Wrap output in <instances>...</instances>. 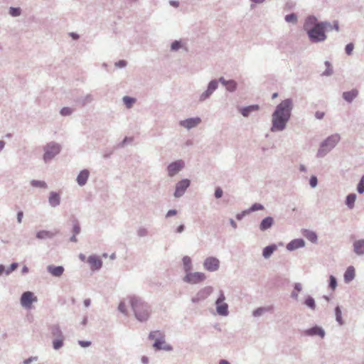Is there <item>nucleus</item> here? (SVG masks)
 I'll use <instances>...</instances> for the list:
<instances>
[{
    "label": "nucleus",
    "mask_w": 364,
    "mask_h": 364,
    "mask_svg": "<svg viewBox=\"0 0 364 364\" xmlns=\"http://www.w3.org/2000/svg\"><path fill=\"white\" fill-rule=\"evenodd\" d=\"M203 267L209 272H215L220 267V261L215 257H208L204 260Z\"/></svg>",
    "instance_id": "nucleus-14"
},
{
    "label": "nucleus",
    "mask_w": 364,
    "mask_h": 364,
    "mask_svg": "<svg viewBox=\"0 0 364 364\" xmlns=\"http://www.w3.org/2000/svg\"><path fill=\"white\" fill-rule=\"evenodd\" d=\"M354 45L353 43H348L345 47V52L348 55H350L353 53Z\"/></svg>",
    "instance_id": "nucleus-52"
},
{
    "label": "nucleus",
    "mask_w": 364,
    "mask_h": 364,
    "mask_svg": "<svg viewBox=\"0 0 364 364\" xmlns=\"http://www.w3.org/2000/svg\"><path fill=\"white\" fill-rule=\"evenodd\" d=\"M247 210H243L240 213H237L235 216L236 219L238 220H241L247 214H248Z\"/></svg>",
    "instance_id": "nucleus-57"
},
{
    "label": "nucleus",
    "mask_w": 364,
    "mask_h": 364,
    "mask_svg": "<svg viewBox=\"0 0 364 364\" xmlns=\"http://www.w3.org/2000/svg\"><path fill=\"white\" fill-rule=\"evenodd\" d=\"M225 300V296L224 292L220 290L219 296L215 301V306L217 314L222 316H227L229 314L228 304L224 302Z\"/></svg>",
    "instance_id": "nucleus-7"
},
{
    "label": "nucleus",
    "mask_w": 364,
    "mask_h": 364,
    "mask_svg": "<svg viewBox=\"0 0 364 364\" xmlns=\"http://www.w3.org/2000/svg\"><path fill=\"white\" fill-rule=\"evenodd\" d=\"M262 209H264V206L262 204L258 203H255L250 206V208L249 209H247V211L250 213L255 212L257 210H260Z\"/></svg>",
    "instance_id": "nucleus-48"
},
{
    "label": "nucleus",
    "mask_w": 364,
    "mask_h": 364,
    "mask_svg": "<svg viewBox=\"0 0 364 364\" xmlns=\"http://www.w3.org/2000/svg\"><path fill=\"white\" fill-rule=\"evenodd\" d=\"M93 97L92 95L87 94L84 97H81L77 99L76 102L80 105L81 106H85L86 105L91 103Z\"/></svg>",
    "instance_id": "nucleus-32"
},
{
    "label": "nucleus",
    "mask_w": 364,
    "mask_h": 364,
    "mask_svg": "<svg viewBox=\"0 0 364 364\" xmlns=\"http://www.w3.org/2000/svg\"><path fill=\"white\" fill-rule=\"evenodd\" d=\"M303 304L311 310H315L316 306L315 299L310 295L305 298Z\"/></svg>",
    "instance_id": "nucleus-35"
},
{
    "label": "nucleus",
    "mask_w": 364,
    "mask_h": 364,
    "mask_svg": "<svg viewBox=\"0 0 364 364\" xmlns=\"http://www.w3.org/2000/svg\"><path fill=\"white\" fill-rule=\"evenodd\" d=\"M78 343L81 347L83 348L89 347L91 345V342L89 341H79Z\"/></svg>",
    "instance_id": "nucleus-60"
},
{
    "label": "nucleus",
    "mask_w": 364,
    "mask_h": 364,
    "mask_svg": "<svg viewBox=\"0 0 364 364\" xmlns=\"http://www.w3.org/2000/svg\"><path fill=\"white\" fill-rule=\"evenodd\" d=\"M277 246L276 244H271L269 245H267L263 248L262 256L265 259H268L272 256L274 252L277 250Z\"/></svg>",
    "instance_id": "nucleus-27"
},
{
    "label": "nucleus",
    "mask_w": 364,
    "mask_h": 364,
    "mask_svg": "<svg viewBox=\"0 0 364 364\" xmlns=\"http://www.w3.org/2000/svg\"><path fill=\"white\" fill-rule=\"evenodd\" d=\"M153 347L156 350H164L166 351H171L173 350V347L170 344L166 343L164 336H161L160 338H156L155 341L153 344Z\"/></svg>",
    "instance_id": "nucleus-16"
},
{
    "label": "nucleus",
    "mask_w": 364,
    "mask_h": 364,
    "mask_svg": "<svg viewBox=\"0 0 364 364\" xmlns=\"http://www.w3.org/2000/svg\"><path fill=\"white\" fill-rule=\"evenodd\" d=\"M358 90L354 88L350 91L343 92L342 97L345 101L348 103H351L358 96Z\"/></svg>",
    "instance_id": "nucleus-21"
},
{
    "label": "nucleus",
    "mask_w": 364,
    "mask_h": 364,
    "mask_svg": "<svg viewBox=\"0 0 364 364\" xmlns=\"http://www.w3.org/2000/svg\"><path fill=\"white\" fill-rule=\"evenodd\" d=\"M18 266V264L17 262L11 263L8 269H5V274L6 275H9L12 272H14V270L16 269Z\"/></svg>",
    "instance_id": "nucleus-51"
},
{
    "label": "nucleus",
    "mask_w": 364,
    "mask_h": 364,
    "mask_svg": "<svg viewBox=\"0 0 364 364\" xmlns=\"http://www.w3.org/2000/svg\"><path fill=\"white\" fill-rule=\"evenodd\" d=\"M21 14V10L19 7H10L9 8V14L13 17L19 16Z\"/></svg>",
    "instance_id": "nucleus-46"
},
{
    "label": "nucleus",
    "mask_w": 364,
    "mask_h": 364,
    "mask_svg": "<svg viewBox=\"0 0 364 364\" xmlns=\"http://www.w3.org/2000/svg\"><path fill=\"white\" fill-rule=\"evenodd\" d=\"M64 345V337L60 338H55L53 341V348L55 350L60 349Z\"/></svg>",
    "instance_id": "nucleus-40"
},
{
    "label": "nucleus",
    "mask_w": 364,
    "mask_h": 364,
    "mask_svg": "<svg viewBox=\"0 0 364 364\" xmlns=\"http://www.w3.org/2000/svg\"><path fill=\"white\" fill-rule=\"evenodd\" d=\"M90 176V171L88 169H83L78 173L76 181L80 186H83L87 183Z\"/></svg>",
    "instance_id": "nucleus-19"
},
{
    "label": "nucleus",
    "mask_w": 364,
    "mask_h": 364,
    "mask_svg": "<svg viewBox=\"0 0 364 364\" xmlns=\"http://www.w3.org/2000/svg\"><path fill=\"white\" fill-rule=\"evenodd\" d=\"M336 321L340 326H343L345 322L342 318V311L340 306H336L334 309Z\"/></svg>",
    "instance_id": "nucleus-33"
},
{
    "label": "nucleus",
    "mask_w": 364,
    "mask_h": 364,
    "mask_svg": "<svg viewBox=\"0 0 364 364\" xmlns=\"http://www.w3.org/2000/svg\"><path fill=\"white\" fill-rule=\"evenodd\" d=\"M213 291V288L210 286L202 288L192 297L191 301L195 304L199 303L207 299L212 294Z\"/></svg>",
    "instance_id": "nucleus-10"
},
{
    "label": "nucleus",
    "mask_w": 364,
    "mask_h": 364,
    "mask_svg": "<svg viewBox=\"0 0 364 364\" xmlns=\"http://www.w3.org/2000/svg\"><path fill=\"white\" fill-rule=\"evenodd\" d=\"M36 301H37V297L31 291H25L21 296V305L26 309H30L32 304Z\"/></svg>",
    "instance_id": "nucleus-11"
},
{
    "label": "nucleus",
    "mask_w": 364,
    "mask_h": 364,
    "mask_svg": "<svg viewBox=\"0 0 364 364\" xmlns=\"http://www.w3.org/2000/svg\"><path fill=\"white\" fill-rule=\"evenodd\" d=\"M36 360H38L37 356H31V357L24 360L23 363V364H30L31 362L36 361Z\"/></svg>",
    "instance_id": "nucleus-59"
},
{
    "label": "nucleus",
    "mask_w": 364,
    "mask_h": 364,
    "mask_svg": "<svg viewBox=\"0 0 364 364\" xmlns=\"http://www.w3.org/2000/svg\"><path fill=\"white\" fill-rule=\"evenodd\" d=\"M259 109V105H252L242 107L240 109V113L243 117H247L250 114V113L257 111Z\"/></svg>",
    "instance_id": "nucleus-26"
},
{
    "label": "nucleus",
    "mask_w": 364,
    "mask_h": 364,
    "mask_svg": "<svg viewBox=\"0 0 364 364\" xmlns=\"http://www.w3.org/2000/svg\"><path fill=\"white\" fill-rule=\"evenodd\" d=\"M127 299L136 319L141 323L147 321L152 314L151 306L136 295H130Z\"/></svg>",
    "instance_id": "nucleus-3"
},
{
    "label": "nucleus",
    "mask_w": 364,
    "mask_h": 364,
    "mask_svg": "<svg viewBox=\"0 0 364 364\" xmlns=\"http://www.w3.org/2000/svg\"><path fill=\"white\" fill-rule=\"evenodd\" d=\"M319 23H326L327 25H325L324 26V28H323V30H324V32L326 33L327 31H331L333 30V27H332V25L330 22L328 21H318Z\"/></svg>",
    "instance_id": "nucleus-58"
},
{
    "label": "nucleus",
    "mask_w": 364,
    "mask_h": 364,
    "mask_svg": "<svg viewBox=\"0 0 364 364\" xmlns=\"http://www.w3.org/2000/svg\"><path fill=\"white\" fill-rule=\"evenodd\" d=\"M356 198L357 196L355 193H349L346 196L345 203L349 209H353L354 208Z\"/></svg>",
    "instance_id": "nucleus-31"
},
{
    "label": "nucleus",
    "mask_w": 364,
    "mask_h": 364,
    "mask_svg": "<svg viewBox=\"0 0 364 364\" xmlns=\"http://www.w3.org/2000/svg\"><path fill=\"white\" fill-rule=\"evenodd\" d=\"M318 184V178L316 176L313 175L310 177L309 179V185L311 188L316 187Z\"/></svg>",
    "instance_id": "nucleus-53"
},
{
    "label": "nucleus",
    "mask_w": 364,
    "mask_h": 364,
    "mask_svg": "<svg viewBox=\"0 0 364 364\" xmlns=\"http://www.w3.org/2000/svg\"><path fill=\"white\" fill-rule=\"evenodd\" d=\"M191 185V181L188 178L182 179L176 184V188L173 193L175 198H181L183 196L187 188Z\"/></svg>",
    "instance_id": "nucleus-12"
},
{
    "label": "nucleus",
    "mask_w": 364,
    "mask_h": 364,
    "mask_svg": "<svg viewBox=\"0 0 364 364\" xmlns=\"http://www.w3.org/2000/svg\"><path fill=\"white\" fill-rule=\"evenodd\" d=\"M122 101L127 108H131L136 102V99L129 96H124Z\"/></svg>",
    "instance_id": "nucleus-38"
},
{
    "label": "nucleus",
    "mask_w": 364,
    "mask_h": 364,
    "mask_svg": "<svg viewBox=\"0 0 364 364\" xmlns=\"http://www.w3.org/2000/svg\"><path fill=\"white\" fill-rule=\"evenodd\" d=\"M305 246V241L302 238H296L291 240L287 245V250L289 251H294L299 248L304 247Z\"/></svg>",
    "instance_id": "nucleus-18"
},
{
    "label": "nucleus",
    "mask_w": 364,
    "mask_h": 364,
    "mask_svg": "<svg viewBox=\"0 0 364 364\" xmlns=\"http://www.w3.org/2000/svg\"><path fill=\"white\" fill-rule=\"evenodd\" d=\"M353 247L355 254L359 256L364 255V239L354 241Z\"/></svg>",
    "instance_id": "nucleus-24"
},
{
    "label": "nucleus",
    "mask_w": 364,
    "mask_h": 364,
    "mask_svg": "<svg viewBox=\"0 0 364 364\" xmlns=\"http://www.w3.org/2000/svg\"><path fill=\"white\" fill-rule=\"evenodd\" d=\"M269 308L268 307H259L253 311L252 316L254 317H259L262 316L265 312L268 311Z\"/></svg>",
    "instance_id": "nucleus-42"
},
{
    "label": "nucleus",
    "mask_w": 364,
    "mask_h": 364,
    "mask_svg": "<svg viewBox=\"0 0 364 364\" xmlns=\"http://www.w3.org/2000/svg\"><path fill=\"white\" fill-rule=\"evenodd\" d=\"M81 231L80 223L77 219L73 221V235H79Z\"/></svg>",
    "instance_id": "nucleus-44"
},
{
    "label": "nucleus",
    "mask_w": 364,
    "mask_h": 364,
    "mask_svg": "<svg viewBox=\"0 0 364 364\" xmlns=\"http://www.w3.org/2000/svg\"><path fill=\"white\" fill-rule=\"evenodd\" d=\"M87 262L91 266V269L92 271L99 270L102 268V259L97 255H90L87 259Z\"/></svg>",
    "instance_id": "nucleus-17"
},
{
    "label": "nucleus",
    "mask_w": 364,
    "mask_h": 364,
    "mask_svg": "<svg viewBox=\"0 0 364 364\" xmlns=\"http://www.w3.org/2000/svg\"><path fill=\"white\" fill-rule=\"evenodd\" d=\"M127 65V62L125 60H119V61L116 62L114 65L117 68H123L126 67Z\"/></svg>",
    "instance_id": "nucleus-56"
},
{
    "label": "nucleus",
    "mask_w": 364,
    "mask_h": 364,
    "mask_svg": "<svg viewBox=\"0 0 364 364\" xmlns=\"http://www.w3.org/2000/svg\"><path fill=\"white\" fill-rule=\"evenodd\" d=\"M338 283L337 279L333 275H330L329 277V282H328V287L332 289L335 290L337 287Z\"/></svg>",
    "instance_id": "nucleus-47"
},
{
    "label": "nucleus",
    "mask_w": 364,
    "mask_h": 364,
    "mask_svg": "<svg viewBox=\"0 0 364 364\" xmlns=\"http://www.w3.org/2000/svg\"><path fill=\"white\" fill-rule=\"evenodd\" d=\"M341 136L338 134H331L320 144L316 153L317 158H323L326 156L339 142Z\"/></svg>",
    "instance_id": "nucleus-5"
},
{
    "label": "nucleus",
    "mask_w": 364,
    "mask_h": 364,
    "mask_svg": "<svg viewBox=\"0 0 364 364\" xmlns=\"http://www.w3.org/2000/svg\"><path fill=\"white\" fill-rule=\"evenodd\" d=\"M31 185L33 187H36V188H47V184L43 181L32 180L31 181Z\"/></svg>",
    "instance_id": "nucleus-43"
},
{
    "label": "nucleus",
    "mask_w": 364,
    "mask_h": 364,
    "mask_svg": "<svg viewBox=\"0 0 364 364\" xmlns=\"http://www.w3.org/2000/svg\"><path fill=\"white\" fill-rule=\"evenodd\" d=\"M302 335L310 337L318 336L321 338H323L326 336V331L322 326L316 324L303 331Z\"/></svg>",
    "instance_id": "nucleus-9"
},
{
    "label": "nucleus",
    "mask_w": 364,
    "mask_h": 364,
    "mask_svg": "<svg viewBox=\"0 0 364 364\" xmlns=\"http://www.w3.org/2000/svg\"><path fill=\"white\" fill-rule=\"evenodd\" d=\"M324 65L326 67V69L322 73L321 75L331 76L333 73L331 63L329 61L326 60L324 62Z\"/></svg>",
    "instance_id": "nucleus-37"
},
{
    "label": "nucleus",
    "mask_w": 364,
    "mask_h": 364,
    "mask_svg": "<svg viewBox=\"0 0 364 364\" xmlns=\"http://www.w3.org/2000/svg\"><path fill=\"white\" fill-rule=\"evenodd\" d=\"M355 277V270L353 266H349L347 267L346 272H344L343 279L344 282L346 284L352 282Z\"/></svg>",
    "instance_id": "nucleus-25"
},
{
    "label": "nucleus",
    "mask_w": 364,
    "mask_h": 364,
    "mask_svg": "<svg viewBox=\"0 0 364 364\" xmlns=\"http://www.w3.org/2000/svg\"><path fill=\"white\" fill-rule=\"evenodd\" d=\"M325 113L323 112L317 111L315 113V117L317 119H322L324 117Z\"/></svg>",
    "instance_id": "nucleus-63"
},
{
    "label": "nucleus",
    "mask_w": 364,
    "mask_h": 364,
    "mask_svg": "<svg viewBox=\"0 0 364 364\" xmlns=\"http://www.w3.org/2000/svg\"><path fill=\"white\" fill-rule=\"evenodd\" d=\"M294 107L291 98L282 100L277 105L272 114L271 132H277L284 130L291 116V111Z\"/></svg>",
    "instance_id": "nucleus-1"
},
{
    "label": "nucleus",
    "mask_w": 364,
    "mask_h": 364,
    "mask_svg": "<svg viewBox=\"0 0 364 364\" xmlns=\"http://www.w3.org/2000/svg\"><path fill=\"white\" fill-rule=\"evenodd\" d=\"M180 48H185L187 50V48H185L182 41L181 40H175L171 44V51H178Z\"/></svg>",
    "instance_id": "nucleus-36"
},
{
    "label": "nucleus",
    "mask_w": 364,
    "mask_h": 364,
    "mask_svg": "<svg viewBox=\"0 0 364 364\" xmlns=\"http://www.w3.org/2000/svg\"><path fill=\"white\" fill-rule=\"evenodd\" d=\"M302 290V285L301 283L296 282L294 284V290L291 293V298L294 300H298L299 292Z\"/></svg>",
    "instance_id": "nucleus-34"
},
{
    "label": "nucleus",
    "mask_w": 364,
    "mask_h": 364,
    "mask_svg": "<svg viewBox=\"0 0 364 364\" xmlns=\"http://www.w3.org/2000/svg\"><path fill=\"white\" fill-rule=\"evenodd\" d=\"M177 214V210L175 209L169 210L166 214V218H170Z\"/></svg>",
    "instance_id": "nucleus-61"
},
{
    "label": "nucleus",
    "mask_w": 364,
    "mask_h": 364,
    "mask_svg": "<svg viewBox=\"0 0 364 364\" xmlns=\"http://www.w3.org/2000/svg\"><path fill=\"white\" fill-rule=\"evenodd\" d=\"M132 141V138H129V137H125L122 141L119 144V147H124V145L129 141V142H131Z\"/></svg>",
    "instance_id": "nucleus-62"
},
{
    "label": "nucleus",
    "mask_w": 364,
    "mask_h": 364,
    "mask_svg": "<svg viewBox=\"0 0 364 364\" xmlns=\"http://www.w3.org/2000/svg\"><path fill=\"white\" fill-rule=\"evenodd\" d=\"M274 218L272 216L265 217L262 220L259 224V230L261 231H266L271 228L274 224Z\"/></svg>",
    "instance_id": "nucleus-23"
},
{
    "label": "nucleus",
    "mask_w": 364,
    "mask_h": 364,
    "mask_svg": "<svg viewBox=\"0 0 364 364\" xmlns=\"http://www.w3.org/2000/svg\"><path fill=\"white\" fill-rule=\"evenodd\" d=\"M73 112V109L68 107H64L60 111V114L64 117L70 116Z\"/></svg>",
    "instance_id": "nucleus-49"
},
{
    "label": "nucleus",
    "mask_w": 364,
    "mask_h": 364,
    "mask_svg": "<svg viewBox=\"0 0 364 364\" xmlns=\"http://www.w3.org/2000/svg\"><path fill=\"white\" fill-rule=\"evenodd\" d=\"M183 268L184 272L186 274L191 272L193 269L192 260L189 256H184L182 258Z\"/></svg>",
    "instance_id": "nucleus-29"
},
{
    "label": "nucleus",
    "mask_w": 364,
    "mask_h": 364,
    "mask_svg": "<svg viewBox=\"0 0 364 364\" xmlns=\"http://www.w3.org/2000/svg\"><path fill=\"white\" fill-rule=\"evenodd\" d=\"M149 234V231L146 228H144V227H140L138 230H137V235L139 237H146Z\"/></svg>",
    "instance_id": "nucleus-50"
},
{
    "label": "nucleus",
    "mask_w": 364,
    "mask_h": 364,
    "mask_svg": "<svg viewBox=\"0 0 364 364\" xmlns=\"http://www.w3.org/2000/svg\"><path fill=\"white\" fill-rule=\"evenodd\" d=\"M118 310L122 313L124 315H127V308H126V305H125V303L124 301H121L119 304V306H118Z\"/></svg>",
    "instance_id": "nucleus-54"
},
{
    "label": "nucleus",
    "mask_w": 364,
    "mask_h": 364,
    "mask_svg": "<svg viewBox=\"0 0 364 364\" xmlns=\"http://www.w3.org/2000/svg\"><path fill=\"white\" fill-rule=\"evenodd\" d=\"M356 190L358 193H364V174L361 176L358 183L357 184Z\"/></svg>",
    "instance_id": "nucleus-45"
},
{
    "label": "nucleus",
    "mask_w": 364,
    "mask_h": 364,
    "mask_svg": "<svg viewBox=\"0 0 364 364\" xmlns=\"http://www.w3.org/2000/svg\"><path fill=\"white\" fill-rule=\"evenodd\" d=\"M43 160L45 162L50 161L58 155L61 149L60 144L55 142H50L44 146Z\"/></svg>",
    "instance_id": "nucleus-6"
},
{
    "label": "nucleus",
    "mask_w": 364,
    "mask_h": 364,
    "mask_svg": "<svg viewBox=\"0 0 364 364\" xmlns=\"http://www.w3.org/2000/svg\"><path fill=\"white\" fill-rule=\"evenodd\" d=\"M220 82L230 92H235L237 87V83L234 80H226L220 77L218 80H212L209 82L207 89L202 92L198 98L200 102H203L210 97L213 92L218 89V83Z\"/></svg>",
    "instance_id": "nucleus-4"
},
{
    "label": "nucleus",
    "mask_w": 364,
    "mask_h": 364,
    "mask_svg": "<svg viewBox=\"0 0 364 364\" xmlns=\"http://www.w3.org/2000/svg\"><path fill=\"white\" fill-rule=\"evenodd\" d=\"M223 195V191L222 190V188L220 187H217L215 190V193H214L215 198L219 199V198H222Z\"/></svg>",
    "instance_id": "nucleus-55"
},
{
    "label": "nucleus",
    "mask_w": 364,
    "mask_h": 364,
    "mask_svg": "<svg viewBox=\"0 0 364 364\" xmlns=\"http://www.w3.org/2000/svg\"><path fill=\"white\" fill-rule=\"evenodd\" d=\"M185 166L183 160L179 159L169 164L167 166L168 175L171 177L177 174Z\"/></svg>",
    "instance_id": "nucleus-13"
},
{
    "label": "nucleus",
    "mask_w": 364,
    "mask_h": 364,
    "mask_svg": "<svg viewBox=\"0 0 364 364\" xmlns=\"http://www.w3.org/2000/svg\"><path fill=\"white\" fill-rule=\"evenodd\" d=\"M50 331L51 334L56 337V338H63V333L61 331V328L58 324L53 325L50 327Z\"/></svg>",
    "instance_id": "nucleus-30"
},
{
    "label": "nucleus",
    "mask_w": 364,
    "mask_h": 364,
    "mask_svg": "<svg viewBox=\"0 0 364 364\" xmlns=\"http://www.w3.org/2000/svg\"><path fill=\"white\" fill-rule=\"evenodd\" d=\"M201 122V119L199 117H191L186 119L184 120H181L179 122V124L187 129H191L196 127H197Z\"/></svg>",
    "instance_id": "nucleus-15"
},
{
    "label": "nucleus",
    "mask_w": 364,
    "mask_h": 364,
    "mask_svg": "<svg viewBox=\"0 0 364 364\" xmlns=\"http://www.w3.org/2000/svg\"><path fill=\"white\" fill-rule=\"evenodd\" d=\"M284 19L287 23H291L293 24H296L298 21L297 16L295 13H291L286 15Z\"/></svg>",
    "instance_id": "nucleus-41"
},
{
    "label": "nucleus",
    "mask_w": 364,
    "mask_h": 364,
    "mask_svg": "<svg viewBox=\"0 0 364 364\" xmlns=\"http://www.w3.org/2000/svg\"><path fill=\"white\" fill-rule=\"evenodd\" d=\"M55 233L49 230H40L36 232V237L38 240H47L52 239L55 236Z\"/></svg>",
    "instance_id": "nucleus-28"
},
{
    "label": "nucleus",
    "mask_w": 364,
    "mask_h": 364,
    "mask_svg": "<svg viewBox=\"0 0 364 364\" xmlns=\"http://www.w3.org/2000/svg\"><path fill=\"white\" fill-rule=\"evenodd\" d=\"M206 279L204 273L200 272H192L191 271L186 273L183 278V281L190 284H198Z\"/></svg>",
    "instance_id": "nucleus-8"
},
{
    "label": "nucleus",
    "mask_w": 364,
    "mask_h": 364,
    "mask_svg": "<svg viewBox=\"0 0 364 364\" xmlns=\"http://www.w3.org/2000/svg\"><path fill=\"white\" fill-rule=\"evenodd\" d=\"M305 237L311 242L316 243L318 240V236L316 233L311 230H307Z\"/></svg>",
    "instance_id": "nucleus-39"
},
{
    "label": "nucleus",
    "mask_w": 364,
    "mask_h": 364,
    "mask_svg": "<svg viewBox=\"0 0 364 364\" xmlns=\"http://www.w3.org/2000/svg\"><path fill=\"white\" fill-rule=\"evenodd\" d=\"M46 269L48 273L55 277H60L62 276L65 271L63 266H55L53 264L48 265Z\"/></svg>",
    "instance_id": "nucleus-20"
},
{
    "label": "nucleus",
    "mask_w": 364,
    "mask_h": 364,
    "mask_svg": "<svg viewBox=\"0 0 364 364\" xmlns=\"http://www.w3.org/2000/svg\"><path fill=\"white\" fill-rule=\"evenodd\" d=\"M325 23H319L314 15L308 16L304 23L303 28L306 31L311 43H318L326 41L327 36L324 32Z\"/></svg>",
    "instance_id": "nucleus-2"
},
{
    "label": "nucleus",
    "mask_w": 364,
    "mask_h": 364,
    "mask_svg": "<svg viewBox=\"0 0 364 364\" xmlns=\"http://www.w3.org/2000/svg\"><path fill=\"white\" fill-rule=\"evenodd\" d=\"M23 217V211L21 210H19L18 213H17V221L18 223H21L22 222V218Z\"/></svg>",
    "instance_id": "nucleus-64"
},
{
    "label": "nucleus",
    "mask_w": 364,
    "mask_h": 364,
    "mask_svg": "<svg viewBox=\"0 0 364 364\" xmlns=\"http://www.w3.org/2000/svg\"><path fill=\"white\" fill-rule=\"evenodd\" d=\"M48 203L52 208H56L60 204V196L55 191H51L48 196Z\"/></svg>",
    "instance_id": "nucleus-22"
}]
</instances>
